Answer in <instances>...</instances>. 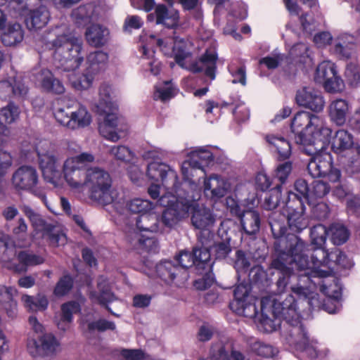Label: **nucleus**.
I'll use <instances>...</instances> for the list:
<instances>
[{"instance_id": "a18cd8bd", "label": "nucleus", "mask_w": 360, "mask_h": 360, "mask_svg": "<svg viewBox=\"0 0 360 360\" xmlns=\"http://www.w3.org/2000/svg\"><path fill=\"white\" fill-rule=\"evenodd\" d=\"M328 235L329 236V229L328 230L323 225L314 226L310 232L311 244L316 245V248H323Z\"/></svg>"}, {"instance_id": "72a5a7b5", "label": "nucleus", "mask_w": 360, "mask_h": 360, "mask_svg": "<svg viewBox=\"0 0 360 360\" xmlns=\"http://www.w3.org/2000/svg\"><path fill=\"white\" fill-rule=\"evenodd\" d=\"M245 232L248 235L255 234L260 227V217L257 211L249 210L238 216Z\"/></svg>"}, {"instance_id": "7c9ffc66", "label": "nucleus", "mask_w": 360, "mask_h": 360, "mask_svg": "<svg viewBox=\"0 0 360 360\" xmlns=\"http://www.w3.org/2000/svg\"><path fill=\"white\" fill-rule=\"evenodd\" d=\"M156 23L162 24L167 27H174L179 22V12L169 9L164 4H159L155 8Z\"/></svg>"}, {"instance_id": "680f3d73", "label": "nucleus", "mask_w": 360, "mask_h": 360, "mask_svg": "<svg viewBox=\"0 0 360 360\" xmlns=\"http://www.w3.org/2000/svg\"><path fill=\"white\" fill-rule=\"evenodd\" d=\"M71 112L72 108L70 106H68L66 109L59 108L54 114L55 118L61 125L72 129Z\"/></svg>"}, {"instance_id": "09e8293b", "label": "nucleus", "mask_w": 360, "mask_h": 360, "mask_svg": "<svg viewBox=\"0 0 360 360\" xmlns=\"http://www.w3.org/2000/svg\"><path fill=\"white\" fill-rule=\"evenodd\" d=\"M250 288L248 284H240L236 286L234 290V301L231 303V308L233 309L240 304H243V302H246L250 297H253L250 295Z\"/></svg>"}, {"instance_id": "c9c22d12", "label": "nucleus", "mask_w": 360, "mask_h": 360, "mask_svg": "<svg viewBox=\"0 0 360 360\" xmlns=\"http://www.w3.org/2000/svg\"><path fill=\"white\" fill-rule=\"evenodd\" d=\"M354 144L353 137L347 130L340 129L333 138L332 148L336 153H341L347 150L352 149Z\"/></svg>"}, {"instance_id": "5fc2aeb1", "label": "nucleus", "mask_w": 360, "mask_h": 360, "mask_svg": "<svg viewBox=\"0 0 360 360\" xmlns=\"http://www.w3.org/2000/svg\"><path fill=\"white\" fill-rule=\"evenodd\" d=\"M217 259H225L231 252L229 240L215 243L210 248Z\"/></svg>"}, {"instance_id": "473e14b6", "label": "nucleus", "mask_w": 360, "mask_h": 360, "mask_svg": "<svg viewBox=\"0 0 360 360\" xmlns=\"http://www.w3.org/2000/svg\"><path fill=\"white\" fill-rule=\"evenodd\" d=\"M108 30L99 25H93L87 28L85 36L87 42L93 46H102L108 41Z\"/></svg>"}, {"instance_id": "4468645a", "label": "nucleus", "mask_w": 360, "mask_h": 360, "mask_svg": "<svg viewBox=\"0 0 360 360\" xmlns=\"http://www.w3.org/2000/svg\"><path fill=\"white\" fill-rule=\"evenodd\" d=\"M110 109L106 108V112H103L106 115L104 121L99 125V133L105 139L117 142L125 135L127 126L121 122L116 114L110 113Z\"/></svg>"}, {"instance_id": "37998d69", "label": "nucleus", "mask_w": 360, "mask_h": 360, "mask_svg": "<svg viewBox=\"0 0 360 360\" xmlns=\"http://www.w3.org/2000/svg\"><path fill=\"white\" fill-rule=\"evenodd\" d=\"M131 243L137 248L147 252H155L158 249V243L153 238H144L141 233H134L131 237Z\"/></svg>"}, {"instance_id": "a19ab883", "label": "nucleus", "mask_w": 360, "mask_h": 360, "mask_svg": "<svg viewBox=\"0 0 360 360\" xmlns=\"http://www.w3.org/2000/svg\"><path fill=\"white\" fill-rule=\"evenodd\" d=\"M80 310L79 304L75 301L65 303L61 307L62 316L58 323V328L65 330L72 320V315Z\"/></svg>"}, {"instance_id": "052dcab7", "label": "nucleus", "mask_w": 360, "mask_h": 360, "mask_svg": "<svg viewBox=\"0 0 360 360\" xmlns=\"http://www.w3.org/2000/svg\"><path fill=\"white\" fill-rule=\"evenodd\" d=\"M73 281L72 278L65 275L63 276L57 283L54 289V294L60 297L66 295L72 288Z\"/></svg>"}, {"instance_id": "0e129e2a", "label": "nucleus", "mask_w": 360, "mask_h": 360, "mask_svg": "<svg viewBox=\"0 0 360 360\" xmlns=\"http://www.w3.org/2000/svg\"><path fill=\"white\" fill-rule=\"evenodd\" d=\"M116 326L114 322L109 321L105 319H99L88 324V329L89 330H97L98 331H105L107 330H114Z\"/></svg>"}, {"instance_id": "58836bf2", "label": "nucleus", "mask_w": 360, "mask_h": 360, "mask_svg": "<svg viewBox=\"0 0 360 360\" xmlns=\"http://www.w3.org/2000/svg\"><path fill=\"white\" fill-rule=\"evenodd\" d=\"M266 140L269 145L276 148L280 158L287 159L290 157L291 146L285 138L274 134H269L266 135Z\"/></svg>"}, {"instance_id": "b1692460", "label": "nucleus", "mask_w": 360, "mask_h": 360, "mask_svg": "<svg viewBox=\"0 0 360 360\" xmlns=\"http://www.w3.org/2000/svg\"><path fill=\"white\" fill-rule=\"evenodd\" d=\"M136 226L140 233H158L163 231L160 215L153 210L139 215L136 219Z\"/></svg>"}, {"instance_id": "aec40b11", "label": "nucleus", "mask_w": 360, "mask_h": 360, "mask_svg": "<svg viewBox=\"0 0 360 360\" xmlns=\"http://www.w3.org/2000/svg\"><path fill=\"white\" fill-rule=\"evenodd\" d=\"M352 109L350 103L343 98L333 100L328 105V112L330 121L337 126L345 124Z\"/></svg>"}, {"instance_id": "f3484780", "label": "nucleus", "mask_w": 360, "mask_h": 360, "mask_svg": "<svg viewBox=\"0 0 360 360\" xmlns=\"http://www.w3.org/2000/svg\"><path fill=\"white\" fill-rule=\"evenodd\" d=\"M114 200L111 202L115 210L120 215H127L128 213L143 214L153 210L156 206L153 202L141 198H135L125 202L124 200L115 201V192Z\"/></svg>"}, {"instance_id": "f8f14e48", "label": "nucleus", "mask_w": 360, "mask_h": 360, "mask_svg": "<svg viewBox=\"0 0 360 360\" xmlns=\"http://www.w3.org/2000/svg\"><path fill=\"white\" fill-rule=\"evenodd\" d=\"M316 82L323 84L328 92H338L344 87L343 80L338 75L335 65L330 60L321 62L317 67L315 74Z\"/></svg>"}, {"instance_id": "0eeeda50", "label": "nucleus", "mask_w": 360, "mask_h": 360, "mask_svg": "<svg viewBox=\"0 0 360 360\" xmlns=\"http://www.w3.org/2000/svg\"><path fill=\"white\" fill-rule=\"evenodd\" d=\"M200 198L199 190L191 195L188 193L184 196L178 193V196H176L169 193L162 195L158 200V204L166 207L160 216L162 229L165 226L171 228L182 219L188 217L189 212L194 207L193 201L198 200Z\"/></svg>"}, {"instance_id": "864d4df0", "label": "nucleus", "mask_w": 360, "mask_h": 360, "mask_svg": "<svg viewBox=\"0 0 360 360\" xmlns=\"http://www.w3.org/2000/svg\"><path fill=\"white\" fill-rule=\"evenodd\" d=\"M281 187L276 186L271 189L267 196L265 197L264 207L266 210H274L278 207L281 195Z\"/></svg>"}, {"instance_id": "e433bc0d", "label": "nucleus", "mask_w": 360, "mask_h": 360, "mask_svg": "<svg viewBox=\"0 0 360 360\" xmlns=\"http://www.w3.org/2000/svg\"><path fill=\"white\" fill-rule=\"evenodd\" d=\"M23 31L19 23L9 24L1 35V41L6 46H14L23 39Z\"/></svg>"}, {"instance_id": "39448f33", "label": "nucleus", "mask_w": 360, "mask_h": 360, "mask_svg": "<svg viewBox=\"0 0 360 360\" xmlns=\"http://www.w3.org/2000/svg\"><path fill=\"white\" fill-rule=\"evenodd\" d=\"M300 283L291 290L298 297V302H306L309 309L319 307L321 302L318 295L313 292L311 286H303ZM274 313L282 318L286 323L285 337L288 343L300 351L305 352L311 358L318 356L316 341L311 339L300 320L297 301L293 295H288L281 302H275Z\"/></svg>"}, {"instance_id": "1a4fd4ad", "label": "nucleus", "mask_w": 360, "mask_h": 360, "mask_svg": "<svg viewBox=\"0 0 360 360\" xmlns=\"http://www.w3.org/2000/svg\"><path fill=\"white\" fill-rule=\"evenodd\" d=\"M179 266L174 265L170 261H165L156 266V273L159 277L165 281L174 282L178 285L183 284L188 278V274L186 269L195 264L193 252L184 250L180 252L176 257Z\"/></svg>"}, {"instance_id": "69168bd1", "label": "nucleus", "mask_w": 360, "mask_h": 360, "mask_svg": "<svg viewBox=\"0 0 360 360\" xmlns=\"http://www.w3.org/2000/svg\"><path fill=\"white\" fill-rule=\"evenodd\" d=\"M229 72L233 78L232 80L233 83H240L243 85H245L246 75L244 66L238 68L232 64L229 66Z\"/></svg>"}, {"instance_id": "7ed1b4c3", "label": "nucleus", "mask_w": 360, "mask_h": 360, "mask_svg": "<svg viewBox=\"0 0 360 360\" xmlns=\"http://www.w3.org/2000/svg\"><path fill=\"white\" fill-rule=\"evenodd\" d=\"M291 129L298 135L300 143L319 145L317 148L319 152L308 163L309 174L313 178H326L331 183L339 181L340 171L333 167L330 154L323 150L332 134V130L326 125L324 118L302 111L295 115Z\"/></svg>"}, {"instance_id": "4d7b16f0", "label": "nucleus", "mask_w": 360, "mask_h": 360, "mask_svg": "<svg viewBox=\"0 0 360 360\" xmlns=\"http://www.w3.org/2000/svg\"><path fill=\"white\" fill-rule=\"evenodd\" d=\"M330 187L326 182L315 181L313 183L312 189L310 191V203L316 198H321L328 193Z\"/></svg>"}, {"instance_id": "5701e85b", "label": "nucleus", "mask_w": 360, "mask_h": 360, "mask_svg": "<svg viewBox=\"0 0 360 360\" xmlns=\"http://www.w3.org/2000/svg\"><path fill=\"white\" fill-rule=\"evenodd\" d=\"M51 18L48 8L40 4L39 6L27 11L25 17V22L30 30H37L45 27Z\"/></svg>"}, {"instance_id": "f03ea898", "label": "nucleus", "mask_w": 360, "mask_h": 360, "mask_svg": "<svg viewBox=\"0 0 360 360\" xmlns=\"http://www.w3.org/2000/svg\"><path fill=\"white\" fill-rule=\"evenodd\" d=\"M94 160V155L89 152L69 157L63 164L62 174L70 190L78 198L84 197L87 188L88 198L92 202L107 205L114 200L112 178L101 167H89Z\"/></svg>"}, {"instance_id": "338daca9", "label": "nucleus", "mask_w": 360, "mask_h": 360, "mask_svg": "<svg viewBox=\"0 0 360 360\" xmlns=\"http://www.w3.org/2000/svg\"><path fill=\"white\" fill-rule=\"evenodd\" d=\"M353 155L350 158L348 170L352 173L360 172V146H356L352 149Z\"/></svg>"}, {"instance_id": "13d9d810", "label": "nucleus", "mask_w": 360, "mask_h": 360, "mask_svg": "<svg viewBox=\"0 0 360 360\" xmlns=\"http://www.w3.org/2000/svg\"><path fill=\"white\" fill-rule=\"evenodd\" d=\"M345 75L351 86H356L360 84V69L356 63L347 64Z\"/></svg>"}, {"instance_id": "774afa93", "label": "nucleus", "mask_w": 360, "mask_h": 360, "mask_svg": "<svg viewBox=\"0 0 360 360\" xmlns=\"http://www.w3.org/2000/svg\"><path fill=\"white\" fill-rule=\"evenodd\" d=\"M214 232L212 229L200 230L198 235V243L203 248H211L213 244Z\"/></svg>"}, {"instance_id": "f704fd0d", "label": "nucleus", "mask_w": 360, "mask_h": 360, "mask_svg": "<svg viewBox=\"0 0 360 360\" xmlns=\"http://www.w3.org/2000/svg\"><path fill=\"white\" fill-rule=\"evenodd\" d=\"M71 122L72 129L84 128L90 124L91 116L84 105L75 103V108H72Z\"/></svg>"}, {"instance_id": "ea45409f", "label": "nucleus", "mask_w": 360, "mask_h": 360, "mask_svg": "<svg viewBox=\"0 0 360 360\" xmlns=\"http://www.w3.org/2000/svg\"><path fill=\"white\" fill-rule=\"evenodd\" d=\"M37 347L44 356H53L60 351V344L51 334L41 336Z\"/></svg>"}, {"instance_id": "a211bd4d", "label": "nucleus", "mask_w": 360, "mask_h": 360, "mask_svg": "<svg viewBox=\"0 0 360 360\" xmlns=\"http://www.w3.org/2000/svg\"><path fill=\"white\" fill-rule=\"evenodd\" d=\"M38 182V174L33 167L22 166L13 174L11 179L13 187L18 191H32Z\"/></svg>"}, {"instance_id": "e2e57ef3", "label": "nucleus", "mask_w": 360, "mask_h": 360, "mask_svg": "<svg viewBox=\"0 0 360 360\" xmlns=\"http://www.w3.org/2000/svg\"><path fill=\"white\" fill-rule=\"evenodd\" d=\"M210 248L203 247H195L193 250L195 265H200V264H205L210 261L211 253Z\"/></svg>"}, {"instance_id": "9b49d317", "label": "nucleus", "mask_w": 360, "mask_h": 360, "mask_svg": "<svg viewBox=\"0 0 360 360\" xmlns=\"http://www.w3.org/2000/svg\"><path fill=\"white\" fill-rule=\"evenodd\" d=\"M0 245L4 249V253L1 257L4 266L15 273L26 272L28 266L41 264L44 262V259L39 255L27 251H20L17 255L20 264H14L11 262V259L15 256V250L13 248H8L7 243L3 241H0Z\"/></svg>"}, {"instance_id": "de8ad7c7", "label": "nucleus", "mask_w": 360, "mask_h": 360, "mask_svg": "<svg viewBox=\"0 0 360 360\" xmlns=\"http://www.w3.org/2000/svg\"><path fill=\"white\" fill-rule=\"evenodd\" d=\"M257 299L253 297L249 298L246 302H243V304L233 309L239 315L244 316L250 319L255 318L258 314V309L256 307Z\"/></svg>"}, {"instance_id": "cd10ccee", "label": "nucleus", "mask_w": 360, "mask_h": 360, "mask_svg": "<svg viewBox=\"0 0 360 360\" xmlns=\"http://www.w3.org/2000/svg\"><path fill=\"white\" fill-rule=\"evenodd\" d=\"M100 8L95 4L80 6L72 12V17L79 25H86L95 20L99 15Z\"/></svg>"}, {"instance_id": "6e6d98bb", "label": "nucleus", "mask_w": 360, "mask_h": 360, "mask_svg": "<svg viewBox=\"0 0 360 360\" xmlns=\"http://www.w3.org/2000/svg\"><path fill=\"white\" fill-rule=\"evenodd\" d=\"M110 155L118 160L129 162L134 155L131 150L124 146H115L110 148L109 150Z\"/></svg>"}, {"instance_id": "3c124183", "label": "nucleus", "mask_w": 360, "mask_h": 360, "mask_svg": "<svg viewBox=\"0 0 360 360\" xmlns=\"http://www.w3.org/2000/svg\"><path fill=\"white\" fill-rule=\"evenodd\" d=\"M175 94V89L169 82H165L163 84L157 86L153 94L155 99H160L162 101L172 98Z\"/></svg>"}, {"instance_id": "412c9836", "label": "nucleus", "mask_w": 360, "mask_h": 360, "mask_svg": "<svg viewBox=\"0 0 360 360\" xmlns=\"http://www.w3.org/2000/svg\"><path fill=\"white\" fill-rule=\"evenodd\" d=\"M304 271L306 272L305 271ZM305 273H304V274L300 275L299 281L304 283L306 281H311L314 285H316V282L311 280L312 277H311L309 279H307V278H303L302 276H305ZM330 276L331 275H329L326 277H319L320 278L323 279L318 283V285H319L320 290L324 295H326L328 298L339 300L342 294L341 285L339 283L338 278Z\"/></svg>"}, {"instance_id": "dca6fc26", "label": "nucleus", "mask_w": 360, "mask_h": 360, "mask_svg": "<svg viewBox=\"0 0 360 360\" xmlns=\"http://www.w3.org/2000/svg\"><path fill=\"white\" fill-rule=\"evenodd\" d=\"M295 102L299 106L316 112H321L325 106L322 94L311 86L299 89L295 94Z\"/></svg>"}, {"instance_id": "2eb2a0df", "label": "nucleus", "mask_w": 360, "mask_h": 360, "mask_svg": "<svg viewBox=\"0 0 360 360\" xmlns=\"http://www.w3.org/2000/svg\"><path fill=\"white\" fill-rule=\"evenodd\" d=\"M147 175L150 179L156 182L161 181L163 186L174 189L177 192L176 172L168 165L162 162H152L148 165Z\"/></svg>"}, {"instance_id": "6e6552de", "label": "nucleus", "mask_w": 360, "mask_h": 360, "mask_svg": "<svg viewBox=\"0 0 360 360\" xmlns=\"http://www.w3.org/2000/svg\"><path fill=\"white\" fill-rule=\"evenodd\" d=\"M188 42L176 38L174 41L172 53L176 63L182 68L197 73L205 70V75L212 80L215 78L217 55L214 52L206 51L198 61H191V53L188 49Z\"/></svg>"}, {"instance_id": "f257e3e1", "label": "nucleus", "mask_w": 360, "mask_h": 360, "mask_svg": "<svg viewBox=\"0 0 360 360\" xmlns=\"http://www.w3.org/2000/svg\"><path fill=\"white\" fill-rule=\"evenodd\" d=\"M304 210L302 200H288L282 212H273L269 218L272 234L276 239L274 248L278 254L272 261L271 266L283 275L278 281L280 285L287 284L285 278L293 274L295 267L304 268L309 265L306 254L309 245L295 234L284 236L287 226L295 232H300L307 227Z\"/></svg>"}, {"instance_id": "9d476101", "label": "nucleus", "mask_w": 360, "mask_h": 360, "mask_svg": "<svg viewBox=\"0 0 360 360\" xmlns=\"http://www.w3.org/2000/svg\"><path fill=\"white\" fill-rule=\"evenodd\" d=\"M36 151L44 179L58 186L60 179L59 160L52 150L51 143L47 140H41L37 143Z\"/></svg>"}, {"instance_id": "c756f323", "label": "nucleus", "mask_w": 360, "mask_h": 360, "mask_svg": "<svg viewBox=\"0 0 360 360\" xmlns=\"http://www.w3.org/2000/svg\"><path fill=\"white\" fill-rule=\"evenodd\" d=\"M354 36L346 33L340 34L333 41V52L342 57L349 58L354 48Z\"/></svg>"}, {"instance_id": "c85d7f7f", "label": "nucleus", "mask_w": 360, "mask_h": 360, "mask_svg": "<svg viewBox=\"0 0 360 360\" xmlns=\"http://www.w3.org/2000/svg\"><path fill=\"white\" fill-rule=\"evenodd\" d=\"M21 210L24 214L29 219L32 226L36 231L46 233L51 232L54 228L53 223L47 222L42 217L28 205H23Z\"/></svg>"}, {"instance_id": "bb28decb", "label": "nucleus", "mask_w": 360, "mask_h": 360, "mask_svg": "<svg viewBox=\"0 0 360 360\" xmlns=\"http://www.w3.org/2000/svg\"><path fill=\"white\" fill-rule=\"evenodd\" d=\"M196 201H193L194 207L191 221L193 225L198 229H212L215 219L210 209L206 207H196Z\"/></svg>"}, {"instance_id": "49530a36", "label": "nucleus", "mask_w": 360, "mask_h": 360, "mask_svg": "<svg viewBox=\"0 0 360 360\" xmlns=\"http://www.w3.org/2000/svg\"><path fill=\"white\" fill-rule=\"evenodd\" d=\"M295 188L297 193H290L288 200H302L310 203V191L308 184L304 179H298L295 183Z\"/></svg>"}, {"instance_id": "79ce46f5", "label": "nucleus", "mask_w": 360, "mask_h": 360, "mask_svg": "<svg viewBox=\"0 0 360 360\" xmlns=\"http://www.w3.org/2000/svg\"><path fill=\"white\" fill-rule=\"evenodd\" d=\"M329 236L334 245H340L348 240L349 232L344 225L333 224L329 228Z\"/></svg>"}, {"instance_id": "423d86ee", "label": "nucleus", "mask_w": 360, "mask_h": 360, "mask_svg": "<svg viewBox=\"0 0 360 360\" xmlns=\"http://www.w3.org/2000/svg\"><path fill=\"white\" fill-rule=\"evenodd\" d=\"M336 266L349 268L352 262L338 249L328 252L325 248H314L309 265L304 268L295 267V270L305 271L306 275L302 277L309 279L311 277H326L331 275Z\"/></svg>"}, {"instance_id": "6ab92c4d", "label": "nucleus", "mask_w": 360, "mask_h": 360, "mask_svg": "<svg viewBox=\"0 0 360 360\" xmlns=\"http://www.w3.org/2000/svg\"><path fill=\"white\" fill-rule=\"evenodd\" d=\"M89 297L92 302L105 306L112 315L119 316L118 314L112 312L108 307V304L115 301L116 297L112 292L110 284L106 278L103 276L98 278L97 290H90Z\"/></svg>"}, {"instance_id": "8fccbe9b", "label": "nucleus", "mask_w": 360, "mask_h": 360, "mask_svg": "<svg viewBox=\"0 0 360 360\" xmlns=\"http://www.w3.org/2000/svg\"><path fill=\"white\" fill-rule=\"evenodd\" d=\"M252 350L257 354L266 357L272 358L278 354V349L271 345L259 341H255L251 345Z\"/></svg>"}, {"instance_id": "603ef678", "label": "nucleus", "mask_w": 360, "mask_h": 360, "mask_svg": "<svg viewBox=\"0 0 360 360\" xmlns=\"http://www.w3.org/2000/svg\"><path fill=\"white\" fill-rule=\"evenodd\" d=\"M281 325L280 319L276 317L270 318L267 316L264 311H262L259 319V328L265 333H272L275 331Z\"/></svg>"}, {"instance_id": "a878e982", "label": "nucleus", "mask_w": 360, "mask_h": 360, "mask_svg": "<svg viewBox=\"0 0 360 360\" xmlns=\"http://www.w3.org/2000/svg\"><path fill=\"white\" fill-rule=\"evenodd\" d=\"M37 82L41 88L46 92L61 94L65 91V87L62 82L47 69L40 70L37 75Z\"/></svg>"}, {"instance_id": "2f4dec72", "label": "nucleus", "mask_w": 360, "mask_h": 360, "mask_svg": "<svg viewBox=\"0 0 360 360\" xmlns=\"http://www.w3.org/2000/svg\"><path fill=\"white\" fill-rule=\"evenodd\" d=\"M108 61L106 53L101 51L91 52L86 57V69L96 75L105 69Z\"/></svg>"}, {"instance_id": "4c0bfd02", "label": "nucleus", "mask_w": 360, "mask_h": 360, "mask_svg": "<svg viewBox=\"0 0 360 360\" xmlns=\"http://www.w3.org/2000/svg\"><path fill=\"white\" fill-rule=\"evenodd\" d=\"M21 301L25 309L29 311H44L49 304L46 297L41 294L35 296L23 295Z\"/></svg>"}, {"instance_id": "393cba45", "label": "nucleus", "mask_w": 360, "mask_h": 360, "mask_svg": "<svg viewBox=\"0 0 360 360\" xmlns=\"http://www.w3.org/2000/svg\"><path fill=\"white\" fill-rule=\"evenodd\" d=\"M28 89L20 81H17L14 77H9L0 81V98H9L11 96L17 98H24Z\"/></svg>"}, {"instance_id": "4be33fe9", "label": "nucleus", "mask_w": 360, "mask_h": 360, "mask_svg": "<svg viewBox=\"0 0 360 360\" xmlns=\"http://www.w3.org/2000/svg\"><path fill=\"white\" fill-rule=\"evenodd\" d=\"M229 189V183L217 175H212L204 181L205 195L212 200L224 197Z\"/></svg>"}, {"instance_id": "c03bdc74", "label": "nucleus", "mask_w": 360, "mask_h": 360, "mask_svg": "<svg viewBox=\"0 0 360 360\" xmlns=\"http://www.w3.org/2000/svg\"><path fill=\"white\" fill-rule=\"evenodd\" d=\"M99 101L96 105L99 112H105L106 108H111V87L110 85L103 84L98 91Z\"/></svg>"}, {"instance_id": "20e7f679", "label": "nucleus", "mask_w": 360, "mask_h": 360, "mask_svg": "<svg viewBox=\"0 0 360 360\" xmlns=\"http://www.w3.org/2000/svg\"><path fill=\"white\" fill-rule=\"evenodd\" d=\"M43 40L46 48L53 51V58L56 67L70 72L68 79L72 86L77 90L89 89L95 75L86 68L81 75H76V70L84 60L82 39L76 36L68 25L61 24L46 32Z\"/></svg>"}, {"instance_id": "ddd939ff", "label": "nucleus", "mask_w": 360, "mask_h": 360, "mask_svg": "<svg viewBox=\"0 0 360 360\" xmlns=\"http://www.w3.org/2000/svg\"><path fill=\"white\" fill-rule=\"evenodd\" d=\"M213 160L212 153L206 148H196L188 154V160L184 161L181 165V172L186 180H189L194 176L196 171H203V163H208Z\"/></svg>"}, {"instance_id": "bf43d9fd", "label": "nucleus", "mask_w": 360, "mask_h": 360, "mask_svg": "<svg viewBox=\"0 0 360 360\" xmlns=\"http://www.w3.org/2000/svg\"><path fill=\"white\" fill-rule=\"evenodd\" d=\"M44 236L49 237V243L53 246L64 245L67 243L65 234L54 224L53 230L51 232L46 233Z\"/></svg>"}]
</instances>
